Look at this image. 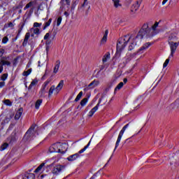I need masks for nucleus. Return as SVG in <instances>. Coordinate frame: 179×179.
I'll use <instances>...</instances> for the list:
<instances>
[{
  "mask_svg": "<svg viewBox=\"0 0 179 179\" xmlns=\"http://www.w3.org/2000/svg\"><path fill=\"white\" fill-rule=\"evenodd\" d=\"M159 22H155L153 25H150L148 23H145L143 25L141 29L138 33V41H141L144 37H153L159 33Z\"/></svg>",
  "mask_w": 179,
  "mask_h": 179,
  "instance_id": "obj_1",
  "label": "nucleus"
},
{
  "mask_svg": "<svg viewBox=\"0 0 179 179\" xmlns=\"http://www.w3.org/2000/svg\"><path fill=\"white\" fill-rule=\"evenodd\" d=\"M129 41V36L127 35L124 36L117 41V48H116V57H121V52L127 47V44H128V42Z\"/></svg>",
  "mask_w": 179,
  "mask_h": 179,
  "instance_id": "obj_2",
  "label": "nucleus"
},
{
  "mask_svg": "<svg viewBox=\"0 0 179 179\" xmlns=\"http://www.w3.org/2000/svg\"><path fill=\"white\" fill-rule=\"evenodd\" d=\"M92 139H93V138H91L90 141H89V143H87V145H85L83 149H81L80 151H78L77 153L73 154L72 155H70L67 157V160L69 162H75V160H77V159H79V157H80V155H82V153H84L85 151L89 148V147L90 146V143H92Z\"/></svg>",
  "mask_w": 179,
  "mask_h": 179,
  "instance_id": "obj_3",
  "label": "nucleus"
},
{
  "mask_svg": "<svg viewBox=\"0 0 179 179\" xmlns=\"http://www.w3.org/2000/svg\"><path fill=\"white\" fill-rule=\"evenodd\" d=\"M129 41L130 43V45H129V51H132V50L135 48V46L142 43V39L139 41H138V34L136 36L131 35L129 36Z\"/></svg>",
  "mask_w": 179,
  "mask_h": 179,
  "instance_id": "obj_4",
  "label": "nucleus"
},
{
  "mask_svg": "<svg viewBox=\"0 0 179 179\" xmlns=\"http://www.w3.org/2000/svg\"><path fill=\"white\" fill-rule=\"evenodd\" d=\"M66 169V166L57 164L52 169L53 176H59L61 173H64V171Z\"/></svg>",
  "mask_w": 179,
  "mask_h": 179,
  "instance_id": "obj_5",
  "label": "nucleus"
},
{
  "mask_svg": "<svg viewBox=\"0 0 179 179\" xmlns=\"http://www.w3.org/2000/svg\"><path fill=\"white\" fill-rule=\"evenodd\" d=\"M128 127H129V124H127L126 125H124L122 130L120 131V134L118 135L116 143H115V149L113 150V152H115V150H117V148H118V146H120V142H121V139H122V136L124 135V133L125 132V131L127 130V128H128Z\"/></svg>",
  "mask_w": 179,
  "mask_h": 179,
  "instance_id": "obj_6",
  "label": "nucleus"
},
{
  "mask_svg": "<svg viewBox=\"0 0 179 179\" xmlns=\"http://www.w3.org/2000/svg\"><path fill=\"white\" fill-rule=\"evenodd\" d=\"M59 153H65L68 150V144L66 143H58Z\"/></svg>",
  "mask_w": 179,
  "mask_h": 179,
  "instance_id": "obj_7",
  "label": "nucleus"
},
{
  "mask_svg": "<svg viewBox=\"0 0 179 179\" xmlns=\"http://www.w3.org/2000/svg\"><path fill=\"white\" fill-rule=\"evenodd\" d=\"M178 41H179V38L177 33H172L169 35V43L171 41L172 43H178Z\"/></svg>",
  "mask_w": 179,
  "mask_h": 179,
  "instance_id": "obj_8",
  "label": "nucleus"
},
{
  "mask_svg": "<svg viewBox=\"0 0 179 179\" xmlns=\"http://www.w3.org/2000/svg\"><path fill=\"white\" fill-rule=\"evenodd\" d=\"M142 3V0H138L136 1L134 4L132 5L131 12V13H135L138 9H139V6H141V4Z\"/></svg>",
  "mask_w": 179,
  "mask_h": 179,
  "instance_id": "obj_9",
  "label": "nucleus"
},
{
  "mask_svg": "<svg viewBox=\"0 0 179 179\" xmlns=\"http://www.w3.org/2000/svg\"><path fill=\"white\" fill-rule=\"evenodd\" d=\"M8 73H3L1 78H0V89H2V87H5V80L8 79Z\"/></svg>",
  "mask_w": 179,
  "mask_h": 179,
  "instance_id": "obj_10",
  "label": "nucleus"
},
{
  "mask_svg": "<svg viewBox=\"0 0 179 179\" xmlns=\"http://www.w3.org/2000/svg\"><path fill=\"white\" fill-rule=\"evenodd\" d=\"M50 83V81L45 82L44 85L42 86V88L41 89L39 92V94L41 97H44L45 96V93H47V91L45 90V87H47V85Z\"/></svg>",
  "mask_w": 179,
  "mask_h": 179,
  "instance_id": "obj_11",
  "label": "nucleus"
},
{
  "mask_svg": "<svg viewBox=\"0 0 179 179\" xmlns=\"http://www.w3.org/2000/svg\"><path fill=\"white\" fill-rule=\"evenodd\" d=\"M58 143H56L53 145H52L50 148L49 151L50 153H59V150H58Z\"/></svg>",
  "mask_w": 179,
  "mask_h": 179,
  "instance_id": "obj_12",
  "label": "nucleus"
},
{
  "mask_svg": "<svg viewBox=\"0 0 179 179\" xmlns=\"http://www.w3.org/2000/svg\"><path fill=\"white\" fill-rule=\"evenodd\" d=\"M62 87H64V80H61L57 86L56 87L55 94H58L59 92L62 90Z\"/></svg>",
  "mask_w": 179,
  "mask_h": 179,
  "instance_id": "obj_13",
  "label": "nucleus"
},
{
  "mask_svg": "<svg viewBox=\"0 0 179 179\" xmlns=\"http://www.w3.org/2000/svg\"><path fill=\"white\" fill-rule=\"evenodd\" d=\"M100 106V103H99L95 107H94L90 112H89V117H93L94 113L99 110V107Z\"/></svg>",
  "mask_w": 179,
  "mask_h": 179,
  "instance_id": "obj_14",
  "label": "nucleus"
},
{
  "mask_svg": "<svg viewBox=\"0 0 179 179\" xmlns=\"http://www.w3.org/2000/svg\"><path fill=\"white\" fill-rule=\"evenodd\" d=\"M60 65H61V62L59 60L56 61L55 67L53 69V73H58V71L59 70Z\"/></svg>",
  "mask_w": 179,
  "mask_h": 179,
  "instance_id": "obj_15",
  "label": "nucleus"
},
{
  "mask_svg": "<svg viewBox=\"0 0 179 179\" xmlns=\"http://www.w3.org/2000/svg\"><path fill=\"white\" fill-rule=\"evenodd\" d=\"M22 114H23V108H20L15 114V120H19L22 117Z\"/></svg>",
  "mask_w": 179,
  "mask_h": 179,
  "instance_id": "obj_16",
  "label": "nucleus"
},
{
  "mask_svg": "<svg viewBox=\"0 0 179 179\" xmlns=\"http://www.w3.org/2000/svg\"><path fill=\"white\" fill-rule=\"evenodd\" d=\"M150 45H152V43L150 42L145 43L141 48H140L138 51H145V50H148V48H149Z\"/></svg>",
  "mask_w": 179,
  "mask_h": 179,
  "instance_id": "obj_17",
  "label": "nucleus"
},
{
  "mask_svg": "<svg viewBox=\"0 0 179 179\" xmlns=\"http://www.w3.org/2000/svg\"><path fill=\"white\" fill-rule=\"evenodd\" d=\"M55 90H56L55 85H52L48 91V97H51L52 94H54V92H55V94H57L55 93Z\"/></svg>",
  "mask_w": 179,
  "mask_h": 179,
  "instance_id": "obj_18",
  "label": "nucleus"
},
{
  "mask_svg": "<svg viewBox=\"0 0 179 179\" xmlns=\"http://www.w3.org/2000/svg\"><path fill=\"white\" fill-rule=\"evenodd\" d=\"M29 38H30V33L27 32L25 35L24 41L22 43L23 47H26L27 45V42L29 41Z\"/></svg>",
  "mask_w": 179,
  "mask_h": 179,
  "instance_id": "obj_19",
  "label": "nucleus"
},
{
  "mask_svg": "<svg viewBox=\"0 0 179 179\" xmlns=\"http://www.w3.org/2000/svg\"><path fill=\"white\" fill-rule=\"evenodd\" d=\"M0 63L3 66L4 65H6V66H10V62H9L8 60H7L6 59H1L0 60Z\"/></svg>",
  "mask_w": 179,
  "mask_h": 179,
  "instance_id": "obj_20",
  "label": "nucleus"
},
{
  "mask_svg": "<svg viewBox=\"0 0 179 179\" xmlns=\"http://www.w3.org/2000/svg\"><path fill=\"white\" fill-rule=\"evenodd\" d=\"M108 36V30H106L103 36L101 41V44H106L107 43V36Z\"/></svg>",
  "mask_w": 179,
  "mask_h": 179,
  "instance_id": "obj_21",
  "label": "nucleus"
},
{
  "mask_svg": "<svg viewBox=\"0 0 179 179\" xmlns=\"http://www.w3.org/2000/svg\"><path fill=\"white\" fill-rule=\"evenodd\" d=\"M98 85H100V82L99 80H94L90 85L89 87H92V89L97 87Z\"/></svg>",
  "mask_w": 179,
  "mask_h": 179,
  "instance_id": "obj_22",
  "label": "nucleus"
},
{
  "mask_svg": "<svg viewBox=\"0 0 179 179\" xmlns=\"http://www.w3.org/2000/svg\"><path fill=\"white\" fill-rule=\"evenodd\" d=\"M33 132H34V127H31V128H29L28 129V131L26 132L25 134V136L29 137V136H31V135H33Z\"/></svg>",
  "mask_w": 179,
  "mask_h": 179,
  "instance_id": "obj_23",
  "label": "nucleus"
},
{
  "mask_svg": "<svg viewBox=\"0 0 179 179\" xmlns=\"http://www.w3.org/2000/svg\"><path fill=\"white\" fill-rule=\"evenodd\" d=\"M110 58H111V55H110V52L106 53L102 59L103 64H104L105 62H107V61H108Z\"/></svg>",
  "mask_w": 179,
  "mask_h": 179,
  "instance_id": "obj_24",
  "label": "nucleus"
},
{
  "mask_svg": "<svg viewBox=\"0 0 179 179\" xmlns=\"http://www.w3.org/2000/svg\"><path fill=\"white\" fill-rule=\"evenodd\" d=\"M45 164H41L35 171L34 173H43V167H44Z\"/></svg>",
  "mask_w": 179,
  "mask_h": 179,
  "instance_id": "obj_25",
  "label": "nucleus"
},
{
  "mask_svg": "<svg viewBox=\"0 0 179 179\" xmlns=\"http://www.w3.org/2000/svg\"><path fill=\"white\" fill-rule=\"evenodd\" d=\"M43 103V99H38L35 103V108L36 110H38L40 108V106H41Z\"/></svg>",
  "mask_w": 179,
  "mask_h": 179,
  "instance_id": "obj_26",
  "label": "nucleus"
},
{
  "mask_svg": "<svg viewBox=\"0 0 179 179\" xmlns=\"http://www.w3.org/2000/svg\"><path fill=\"white\" fill-rule=\"evenodd\" d=\"M60 3H62V5L63 6H65V5H67V6H69V5H71V1L70 0H61Z\"/></svg>",
  "mask_w": 179,
  "mask_h": 179,
  "instance_id": "obj_27",
  "label": "nucleus"
},
{
  "mask_svg": "<svg viewBox=\"0 0 179 179\" xmlns=\"http://www.w3.org/2000/svg\"><path fill=\"white\" fill-rule=\"evenodd\" d=\"M115 8H121L122 5L120 3V0H112Z\"/></svg>",
  "mask_w": 179,
  "mask_h": 179,
  "instance_id": "obj_28",
  "label": "nucleus"
},
{
  "mask_svg": "<svg viewBox=\"0 0 179 179\" xmlns=\"http://www.w3.org/2000/svg\"><path fill=\"white\" fill-rule=\"evenodd\" d=\"M52 22V18H50L49 20L45 23V25L43 27V30H45L47 27H50V25L51 24Z\"/></svg>",
  "mask_w": 179,
  "mask_h": 179,
  "instance_id": "obj_29",
  "label": "nucleus"
},
{
  "mask_svg": "<svg viewBox=\"0 0 179 179\" xmlns=\"http://www.w3.org/2000/svg\"><path fill=\"white\" fill-rule=\"evenodd\" d=\"M82 96H83V92L81 91L77 95L76 98L75 99V101H79V100H80V99H82Z\"/></svg>",
  "mask_w": 179,
  "mask_h": 179,
  "instance_id": "obj_30",
  "label": "nucleus"
},
{
  "mask_svg": "<svg viewBox=\"0 0 179 179\" xmlns=\"http://www.w3.org/2000/svg\"><path fill=\"white\" fill-rule=\"evenodd\" d=\"M31 31H32L34 34H40V29L38 28H31Z\"/></svg>",
  "mask_w": 179,
  "mask_h": 179,
  "instance_id": "obj_31",
  "label": "nucleus"
},
{
  "mask_svg": "<svg viewBox=\"0 0 179 179\" xmlns=\"http://www.w3.org/2000/svg\"><path fill=\"white\" fill-rule=\"evenodd\" d=\"M3 103H4V104L6 106H8V107L12 106V101H10V100L9 99H5Z\"/></svg>",
  "mask_w": 179,
  "mask_h": 179,
  "instance_id": "obj_32",
  "label": "nucleus"
},
{
  "mask_svg": "<svg viewBox=\"0 0 179 179\" xmlns=\"http://www.w3.org/2000/svg\"><path fill=\"white\" fill-rule=\"evenodd\" d=\"M123 86H124V83L122 82L120 83L117 85V87L115 88V91L117 92V90H120Z\"/></svg>",
  "mask_w": 179,
  "mask_h": 179,
  "instance_id": "obj_33",
  "label": "nucleus"
},
{
  "mask_svg": "<svg viewBox=\"0 0 179 179\" xmlns=\"http://www.w3.org/2000/svg\"><path fill=\"white\" fill-rule=\"evenodd\" d=\"M87 103V98H84L81 101H80V106L83 107H85L86 104Z\"/></svg>",
  "mask_w": 179,
  "mask_h": 179,
  "instance_id": "obj_34",
  "label": "nucleus"
},
{
  "mask_svg": "<svg viewBox=\"0 0 179 179\" xmlns=\"http://www.w3.org/2000/svg\"><path fill=\"white\" fill-rule=\"evenodd\" d=\"M31 71H32V69H29L27 71H24L22 73L23 76H29V75H30V73H31Z\"/></svg>",
  "mask_w": 179,
  "mask_h": 179,
  "instance_id": "obj_35",
  "label": "nucleus"
},
{
  "mask_svg": "<svg viewBox=\"0 0 179 179\" xmlns=\"http://www.w3.org/2000/svg\"><path fill=\"white\" fill-rule=\"evenodd\" d=\"M33 1L29 2V3H27L25 7L24 8V10H26V9H29V8H31V6H33Z\"/></svg>",
  "mask_w": 179,
  "mask_h": 179,
  "instance_id": "obj_36",
  "label": "nucleus"
},
{
  "mask_svg": "<svg viewBox=\"0 0 179 179\" xmlns=\"http://www.w3.org/2000/svg\"><path fill=\"white\" fill-rule=\"evenodd\" d=\"M8 146H9V144H8L7 143H3L1 148H0V150H5V149H6L8 148Z\"/></svg>",
  "mask_w": 179,
  "mask_h": 179,
  "instance_id": "obj_37",
  "label": "nucleus"
},
{
  "mask_svg": "<svg viewBox=\"0 0 179 179\" xmlns=\"http://www.w3.org/2000/svg\"><path fill=\"white\" fill-rule=\"evenodd\" d=\"M170 56L169 57L168 59H166V61L164 62V64H163V68H166L168 65H169V62H170Z\"/></svg>",
  "mask_w": 179,
  "mask_h": 179,
  "instance_id": "obj_38",
  "label": "nucleus"
},
{
  "mask_svg": "<svg viewBox=\"0 0 179 179\" xmlns=\"http://www.w3.org/2000/svg\"><path fill=\"white\" fill-rule=\"evenodd\" d=\"M35 85H37V80H34L31 84L29 86V89H31L33 87V86H35Z\"/></svg>",
  "mask_w": 179,
  "mask_h": 179,
  "instance_id": "obj_39",
  "label": "nucleus"
},
{
  "mask_svg": "<svg viewBox=\"0 0 179 179\" xmlns=\"http://www.w3.org/2000/svg\"><path fill=\"white\" fill-rule=\"evenodd\" d=\"M62 22V17H59L57 20V26H60L61 23Z\"/></svg>",
  "mask_w": 179,
  "mask_h": 179,
  "instance_id": "obj_40",
  "label": "nucleus"
},
{
  "mask_svg": "<svg viewBox=\"0 0 179 179\" xmlns=\"http://www.w3.org/2000/svg\"><path fill=\"white\" fill-rule=\"evenodd\" d=\"M8 41H9V38H8V36H4L2 39V43L6 44V43H8Z\"/></svg>",
  "mask_w": 179,
  "mask_h": 179,
  "instance_id": "obj_41",
  "label": "nucleus"
},
{
  "mask_svg": "<svg viewBox=\"0 0 179 179\" xmlns=\"http://www.w3.org/2000/svg\"><path fill=\"white\" fill-rule=\"evenodd\" d=\"M23 179H34V176L33 175L26 176L23 178Z\"/></svg>",
  "mask_w": 179,
  "mask_h": 179,
  "instance_id": "obj_42",
  "label": "nucleus"
},
{
  "mask_svg": "<svg viewBox=\"0 0 179 179\" xmlns=\"http://www.w3.org/2000/svg\"><path fill=\"white\" fill-rule=\"evenodd\" d=\"M42 23H38V22H34V27H41Z\"/></svg>",
  "mask_w": 179,
  "mask_h": 179,
  "instance_id": "obj_43",
  "label": "nucleus"
},
{
  "mask_svg": "<svg viewBox=\"0 0 179 179\" xmlns=\"http://www.w3.org/2000/svg\"><path fill=\"white\" fill-rule=\"evenodd\" d=\"M5 54V49H0V57Z\"/></svg>",
  "mask_w": 179,
  "mask_h": 179,
  "instance_id": "obj_44",
  "label": "nucleus"
},
{
  "mask_svg": "<svg viewBox=\"0 0 179 179\" xmlns=\"http://www.w3.org/2000/svg\"><path fill=\"white\" fill-rule=\"evenodd\" d=\"M50 37V33L45 34L44 36V40H48V38Z\"/></svg>",
  "mask_w": 179,
  "mask_h": 179,
  "instance_id": "obj_45",
  "label": "nucleus"
},
{
  "mask_svg": "<svg viewBox=\"0 0 179 179\" xmlns=\"http://www.w3.org/2000/svg\"><path fill=\"white\" fill-rule=\"evenodd\" d=\"M3 72V66L0 63V73Z\"/></svg>",
  "mask_w": 179,
  "mask_h": 179,
  "instance_id": "obj_46",
  "label": "nucleus"
},
{
  "mask_svg": "<svg viewBox=\"0 0 179 179\" xmlns=\"http://www.w3.org/2000/svg\"><path fill=\"white\" fill-rule=\"evenodd\" d=\"M176 2H177V0H170L169 5H173V3H176Z\"/></svg>",
  "mask_w": 179,
  "mask_h": 179,
  "instance_id": "obj_47",
  "label": "nucleus"
},
{
  "mask_svg": "<svg viewBox=\"0 0 179 179\" xmlns=\"http://www.w3.org/2000/svg\"><path fill=\"white\" fill-rule=\"evenodd\" d=\"M50 44H51V41H50V40L46 41V43H45L46 45H49L50 46Z\"/></svg>",
  "mask_w": 179,
  "mask_h": 179,
  "instance_id": "obj_48",
  "label": "nucleus"
},
{
  "mask_svg": "<svg viewBox=\"0 0 179 179\" xmlns=\"http://www.w3.org/2000/svg\"><path fill=\"white\" fill-rule=\"evenodd\" d=\"M167 2H169V0H163L162 1V5H166V3H167Z\"/></svg>",
  "mask_w": 179,
  "mask_h": 179,
  "instance_id": "obj_49",
  "label": "nucleus"
},
{
  "mask_svg": "<svg viewBox=\"0 0 179 179\" xmlns=\"http://www.w3.org/2000/svg\"><path fill=\"white\" fill-rule=\"evenodd\" d=\"M46 52L48 54V51L50 50V45H46Z\"/></svg>",
  "mask_w": 179,
  "mask_h": 179,
  "instance_id": "obj_50",
  "label": "nucleus"
},
{
  "mask_svg": "<svg viewBox=\"0 0 179 179\" xmlns=\"http://www.w3.org/2000/svg\"><path fill=\"white\" fill-rule=\"evenodd\" d=\"M112 157H113V154H112L111 157H110V159H108V162L105 164L104 167H106L108 164V162H110V160H111Z\"/></svg>",
  "mask_w": 179,
  "mask_h": 179,
  "instance_id": "obj_51",
  "label": "nucleus"
},
{
  "mask_svg": "<svg viewBox=\"0 0 179 179\" xmlns=\"http://www.w3.org/2000/svg\"><path fill=\"white\" fill-rule=\"evenodd\" d=\"M64 16H66V17H68V16H69V12H64Z\"/></svg>",
  "mask_w": 179,
  "mask_h": 179,
  "instance_id": "obj_52",
  "label": "nucleus"
},
{
  "mask_svg": "<svg viewBox=\"0 0 179 179\" xmlns=\"http://www.w3.org/2000/svg\"><path fill=\"white\" fill-rule=\"evenodd\" d=\"M8 27H13V23L9 22L8 23Z\"/></svg>",
  "mask_w": 179,
  "mask_h": 179,
  "instance_id": "obj_53",
  "label": "nucleus"
},
{
  "mask_svg": "<svg viewBox=\"0 0 179 179\" xmlns=\"http://www.w3.org/2000/svg\"><path fill=\"white\" fill-rule=\"evenodd\" d=\"M3 2H4V5H8V3H9L8 0H5V1H3Z\"/></svg>",
  "mask_w": 179,
  "mask_h": 179,
  "instance_id": "obj_54",
  "label": "nucleus"
},
{
  "mask_svg": "<svg viewBox=\"0 0 179 179\" xmlns=\"http://www.w3.org/2000/svg\"><path fill=\"white\" fill-rule=\"evenodd\" d=\"M38 66L40 68L41 67V61H38Z\"/></svg>",
  "mask_w": 179,
  "mask_h": 179,
  "instance_id": "obj_55",
  "label": "nucleus"
},
{
  "mask_svg": "<svg viewBox=\"0 0 179 179\" xmlns=\"http://www.w3.org/2000/svg\"><path fill=\"white\" fill-rule=\"evenodd\" d=\"M179 100H176V102H175V104H176V106H178V107H179Z\"/></svg>",
  "mask_w": 179,
  "mask_h": 179,
  "instance_id": "obj_56",
  "label": "nucleus"
},
{
  "mask_svg": "<svg viewBox=\"0 0 179 179\" xmlns=\"http://www.w3.org/2000/svg\"><path fill=\"white\" fill-rule=\"evenodd\" d=\"M104 69V65L100 66V71H103Z\"/></svg>",
  "mask_w": 179,
  "mask_h": 179,
  "instance_id": "obj_57",
  "label": "nucleus"
},
{
  "mask_svg": "<svg viewBox=\"0 0 179 179\" xmlns=\"http://www.w3.org/2000/svg\"><path fill=\"white\" fill-rule=\"evenodd\" d=\"M123 82L124 83H127V82H128V79L124 78Z\"/></svg>",
  "mask_w": 179,
  "mask_h": 179,
  "instance_id": "obj_58",
  "label": "nucleus"
},
{
  "mask_svg": "<svg viewBox=\"0 0 179 179\" xmlns=\"http://www.w3.org/2000/svg\"><path fill=\"white\" fill-rule=\"evenodd\" d=\"M87 2V0H84L83 6H85V3H86Z\"/></svg>",
  "mask_w": 179,
  "mask_h": 179,
  "instance_id": "obj_59",
  "label": "nucleus"
},
{
  "mask_svg": "<svg viewBox=\"0 0 179 179\" xmlns=\"http://www.w3.org/2000/svg\"><path fill=\"white\" fill-rule=\"evenodd\" d=\"M31 64V63H29V64H27V68H29V67L30 66Z\"/></svg>",
  "mask_w": 179,
  "mask_h": 179,
  "instance_id": "obj_60",
  "label": "nucleus"
},
{
  "mask_svg": "<svg viewBox=\"0 0 179 179\" xmlns=\"http://www.w3.org/2000/svg\"><path fill=\"white\" fill-rule=\"evenodd\" d=\"M20 31H22V30H20V31H19V33H20Z\"/></svg>",
  "mask_w": 179,
  "mask_h": 179,
  "instance_id": "obj_61",
  "label": "nucleus"
},
{
  "mask_svg": "<svg viewBox=\"0 0 179 179\" xmlns=\"http://www.w3.org/2000/svg\"><path fill=\"white\" fill-rule=\"evenodd\" d=\"M53 164H50V166H52Z\"/></svg>",
  "mask_w": 179,
  "mask_h": 179,
  "instance_id": "obj_62",
  "label": "nucleus"
},
{
  "mask_svg": "<svg viewBox=\"0 0 179 179\" xmlns=\"http://www.w3.org/2000/svg\"><path fill=\"white\" fill-rule=\"evenodd\" d=\"M91 179H93V178H91Z\"/></svg>",
  "mask_w": 179,
  "mask_h": 179,
  "instance_id": "obj_63",
  "label": "nucleus"
},
{
  "mask_svg": "<svg viewBox=\"0 0 179 179\" xmlns=\"http://www.w3.org/2000/svg\"><path fill=\"white\" fill-rule=\"evenodd\" d=\"M159 22V23H160V21H159V22Z\"/></svg>",
  "mask_w": 179,
  "mask_h": 179,
  "instance_id": "obj_64",
  "label": "nucleus"
}]
</instances>
